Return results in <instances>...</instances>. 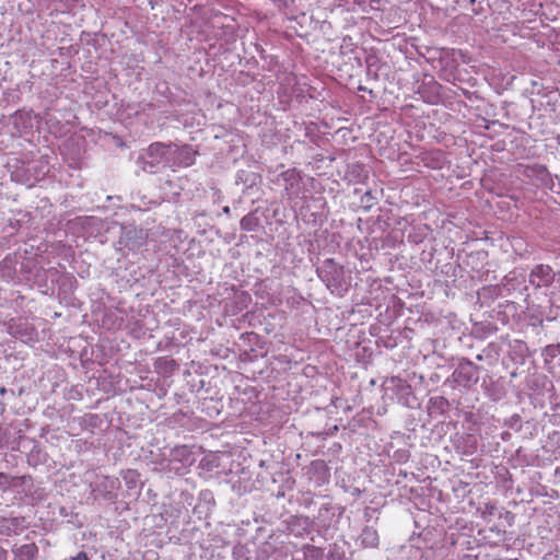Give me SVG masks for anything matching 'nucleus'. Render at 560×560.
<instances>
[{
    "instance_id": "f03ea898",
    "label": "nucleus",
    "mask_w": 560,
    "mask_h": 560,
    "mask_svg": "<svg viewBox=\"0 0 560 560\" xmlns=\"http://www.w3.org/2000/svg\"><path fill=\"white\" fill-rule=\"evenodd\" d=\"M284 530L296 538H304L314 530V521L304 515H291L283 521Z\"/></svg>"
},
{
    "instance_id": "a878e982",
    "label": "nucleus",
    "mask_w": 560,
    "mask_h": 560,
    "mask_svg": "<svg viewBox=\"0 0 560 560\" xmlns=\"http://www.w3.org/2000/svg\"><path fill=\"white\" fill-rule=\"evenodd\" d=\"M7 393V387L1 386L0 387V395H4Z\"/></svg>"
},
{
    "instance_id": "423d86ee",
    "label": "nucleus",
    "mask_w": 560,
    "mask_h": 560,
    "mask_svg": "<svg viewBox=\"0 0 560 560\" xmlns=\"http://www.w3.org/2000/svg\"><path fill=\"white\" fill-rule=\"evenodd\" d=\"M307 475L310 480L316 486L322 487L329 481L330 474L324 460H314L311 463Z\"/></svg>"
},
{
    "instance_id": "2eb2a0df",
    "label": "nucleus",
    "mask_w": 560,
    "mask_h": 560,
    "mask_svg": "<svg viewBox=\"0 0 560 560\" xmlns=\"http://www.w3.org/2000/svg\"><path fill=\"white\" fill-rule=\"evenodd\" d=\"M497 510L498 509H497V505L494 503L488 502L480 510L481 511V517L483 518V521L490 522L491 517L495 515Z\"/></svg>"
},
{
    "instance_id": "20e7f679",
    "label": "nucleus",
    "mask_w": 560,
    "mask_h": 560,
    "mask_svg": "<svg viewBox=\"0 0 560 560\" xmlns=\"http://www.w3.org/2000/svg\"><path fill=\"white\" fill-rule=\"evenodd\" d=\"M479 369L471 362L460 363L454 371V382L458 385H471L478 382Z\"/></svg>"
},
{
    "instance_id": "bb28decb",
    "label": "nucleus",
    "mask_w": 560,
    "mask_h": 560,
    "mask_svg": "<svg viewBox=\"0 0 560 560\" xmlns=\"http://www.w3.org/2000/svg\"><path fill=\"white\" fill-rule=\"evenodd\" d=\"M547 350L548 351H555V350H557V348L556 347H549Z\"/></svg>"
},
{
    "instance_id": "1a4fd4ad",
    "label": "nucleus",
    "mask_w": 560,
    "mask_h": 560,
    "mask_svg": "<svg viewBox=\"0 0 560 560\" xmlns=\"http://www.w3.org/2000/svg\"><path fill=\"white\" fill-rule=\"evenodd\" d=\"M30 481V476H9L4 472H0V490L2 491L24 486Z\"/></svg>"
},
{
    "instance_id": "b1692460",
    "label": "nucleus",
    "mask_w": 560,
    "mask_h": 560,
    "mask_svg": "<svg viewBox=\"0 0 560 560\" xmlns=\"http://www.w3.org/2000/svg\"><path fill=\"white\" fill-rule=\"evenodd\" d=\"M504 514H505V518H506V520H513V517H514V516H513V514H512L511 512H508V511H506Z\"/></svg>"
},
{
    "instance_id": "4468645a",
    "label": "nucleus",
    "mask_w": 560,
    "mask_h": 560,
    "mask_svg": "<svg viewBox=\"0 0 560 560\" xmlns=\"http://www.w3.org/2000/svg\"><path fill=\"white\" fill-rule=\"evenodd\" d=\"M232 556L234 560H249L250 551L245 545L237 544L233 547Z\"/></svg>"
},
{
    "instance_id": "9b49d317",
    "label": "nucleus",
    "mask_w": 560,
    "mask_h": 560,
    "mask_svg": "<svg viewBox=\"0 0 560 560\" xmlns=\"http://www.w3.org/2000/svg\"><path fill=\"white\" fill-rule=\"evenodd\" d=\"M15 560H36L38 548L35 544H25L22 546H15L12 549Z\"/></svg>"
},
{
    "instance_id": "f3484780",
    "label": "nucleus",
    "mask_w": 560,
    "mask_h": 560,
    "mask_svg": "<svg viewBox=\"0 0 560 560\" xmlns=\"http://www.w3.org/2000/svg\"><path fill=\"white\" fill-rule=\"evenodd\" d=\"M137 478H138V475L136 471H132V470H128L125 475H124V479L128 486V488H132L136 482H137Z\"/></svg>"
},
{
    "instance_id": "ddd939ff",
    "label": "nucleus",
    "mask_w": 560,
    "mask_h": 560,
    "mask_svg": "<svg viewBox=\"0 0 560 560\" xmlns=\"http://www.w3.org/2000/svg\"><path fill=\"white\" fill-rule=\"evenodd\" d=\"M258 224H259V220L253 213H248L247 215L243 217L240 222L241 229L246 232L255 231L257 229Z\"/></svg>"
},
{
    "instance_id": "f257e3e1",
    "label": "nucleus",
    "mask_w": 560,
    "mask_h": 560,
    "mask_svg": "<svg viewBox=\"0 0 560 560\" xmlns=\"http://www.w3.org/2000/svg\"><path fill=\"white\" fill-rule=\"evenodd\" d=\"M195 455L186 445H178L168 450V462H162L161 465L171 466V474L184 475L195 463Z\"/></svg>"
},
{
    "instance_id": "a211bd4d",
    "label": "nucleus",
    "mask_w": 560,
    "mask_h": 560,
    "mask_svg": "<svg viewBox=\"0 0 560 560\" xmlns=\"http://www.w3.org/2000/svg\"><path fill=\"white\" fill-rule=\"evenodd\" d=\"M215 459L217 458L214 456H207L201 460V465L208 469H212L213 467H218Z\"/></svg>"
},
{
    "instance_id": "0eeeda50",
    "label": "nucleus",
    "mask_w": 560,
    "mask_h": 560,
    "mask_svg": "<svg viewBox=\"0 0 560 560\" xmlns=\"http://www.w3.org/2000/svg\"><path fill=\"white\" fill-rule=\"evenodd\" d=\"M171 144L163 142H153L147 150L148 158L151 159V164L156 165L164 162L167 159L168 150Z\"/></svg>"
},
{
    "instance_id": "f8f14e48",
    "label": "nucleus",
    "mask_w": 560,
    "mask_h": 560,
    "mask_svg": "<svg viewBox=\"0 0 560 560\" xmlns=\"http://www.w3.org/2000/svg\"><path fill=\"white\" fill-rule=\"evenodd\" d=\"M302 552L304 560H323L324 558V549L314 545H303Z\"/></svg>"
},
{
    "instance_id": "412c9836",
    "label": "nucleus",
    "mask_w": 560,
    "mask_h": 560,
    "mask_svg": "<svg viewBox=\"0 0 560 560\" xmlns=\"http://www.w3.org/2000/svg\"><path fill=\"white\" fill-rule=\"evenodd\" d=\"M70 560H89L86 552L80 551L75 556L71 557Z\"/></svg>"
},
{
    "instance_id": "6e6552de",
    "label": "nucleus",
    "mask_w": 560,
    "mask_h": 560,
    "mask_svg": "<svg viewBox=\"0 0 560 560\" xmlns=\"http://www.w3.org/2000/svg\"><path fill=\"white\" fill-rule=\"evenodd\" d=\"M162 462H168V453L166 454L161 450H158V452H150L148 465L151 469L159 472L171 474V466L160 465Z\"/></svg>"
},
{
    "instance_id": "aec40b11",
    "label": "nucleus",
    "mask_w": 560,
    "mask_h": 560,
    "mask_svg": "<svg viewBox=\"0 0 560 560\" xmlns=\"http://www.w3.org/2000/svg\"><path fill=\"white\" fill-rule=\"evenodd\" d=\"M528 171H532L534 172L535 174H538V175H542V174H547L548 173V170L545 165H535V166H528L527 167Z\"/></svg>"
},
{
    "instance_id": "cd10ccee",
    "label": "nucleus",
    "mask_w": 560,
    "mask_h": 560,
    "mask_svg": "<svg viewBox=\"0 0 560 560\" xmlns=\"http://www.w3.org/2000/svg\"><path fill=\"white\" fill-rule=\"evenodd\" d=\"M555 405L560 408V400L559 401H555Z\"/></svg>"
},
{
    "instance_id": "39448f33",
    "label": "nucleus",
    "mask_w": 560,
    "mask_h": 560,
    "mask_svg": "<svg viewBox=\"0 0 560 560\" xmlns=\"http://www.w3.org/2000/svg\"><path fill=\"white\" fill-rule=\"evenodd\" d=\"M555 280V273L548 265H537L529 275V282L536 288L549 287Z\"/></svg>"
},
{
    "instance_id": "c85d7f7f",
    "label": "nucleus",
    "mask_w": 560,
    "mask_h": 560,
    "mask_svg": "<svg viewBox=\"0 0 560 560\" xmlns=\"http://www.w3.org/2000/svg\"><path fill=\"white\" fill-rule=\"evenodd\" d=\"M161 390H164V387L163 386H160L159 387ZM163 394H165V392H163Z\"/></svg>"
},
{
    "instance_id": "7ed1b4c3",
    "label": "nucleus",
    "mask_w": 560,
    "mask_h": 560,
    "mask_svg": "<svg viewBox=\"0 0 560 560\" xmlns=\"http://www.w3.org/2000/svg\"><path fill=\"white\" fill-rule=\"evenodd\" d=\"M28 527L24 516L0 517V535L11 537L22 534Z\"/></svg>"
},
{
    "instance_id": "dca6fc26",
    "label": "nucleus",
    "mask_w": 560,
    "mask_h": 560,
    "mask_svg": "<svg viewBox=\"0 0 560 560\" xmlns=\"http://www.w3.org/2000/svg\"><path fill=\"white\" fill-rule=\"evenodd\" d=\"M489 532L495 535V544L504 541L506 539V532L504 529H500L497 526H492L489 528Z\"/></svg>"
},
{
    "instance_id": "9d476101",
    "label": "nucleus",
    "mask_w": 560,
    "mask_h": 560,
    "mask_svg": "<svg viewBox=\"0 0 560 560\" xmlns=\"http://www.w3.org/2000/svg\"><path fill=\"white\" fill-rule=\"evenodd\" d=\"M358 541L363 548H376L380 544V536L374 527L365 526L358 537Z\"/></svg>"
},
{
    "instance_id": "5701e85b",
    "label": "nucleus",
    "mask_w": 560,
    "mask_h": 560,
    "mask_svg": "<svg viewBox=\"0 0 560 560\" xmlns=\"http://www.w3.org/2000/svg\"><path fill=\"white\" fill-rule=\"evenodd\" d=\"M332 404L336 408L342 407L341 400L339 398L334 399Z\"/></svg>"
},
{
    "instance_id": "4be33fe9",
    "label": "nucleus",
    "mask_w": 560,
    "mask_h": 560,
    "mask_svg": "<svg viewBox=\"0 0 560 560\" xmlns=\"http://www.w3.org/2000/svg\"><path fill=\"white\" fill-rule=\"evenodd\" d=\"M0 560H8V551L0 547Z\"/></svg>"
},
{
    "instance_id": "393cba45",
    "label": "nucleus",
    "mask_w": 560,
    "mask_h": 560,
    "mask_svg": "<svg viewBox=\"0 0 560 560\" xmlns=\"http://www.w3.org/2000/svg\"><path fill=\"white\" fill-rule=\"evenodd\" d=\"M555 389H556V387H549V388H548V393H549V396H550V397H552V396L555 395V393H553V392H555Z\"/></svg>"
},
{
    "instance_id": "6ab92c4d",
    "label": "nucleus",
    "mask_w": 560,
    "mask_h": 560,
    "mask_svg": "<svg viewBox=\"0 0 560 560\" xmlns=\"http://www.w3.org/2000/svg\"><path fill=\"white\" fill-rule=\"evenodd\" d=\"M159 368L161 366H165V368H171V369H174V368H177V363L175 362V360L173 359H160L159 362Z\"/></svg>"
}]
</instances>
